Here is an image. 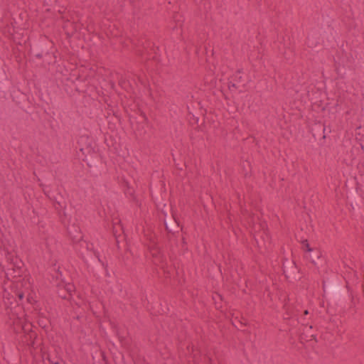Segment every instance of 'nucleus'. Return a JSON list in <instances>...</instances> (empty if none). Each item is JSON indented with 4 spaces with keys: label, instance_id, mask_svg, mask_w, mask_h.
Here are the masks:
<instances>
[{
    "label": "nucleus",
    "instance_id": "6e6552de",
    "mask_svg": "<svg viewBox=\"0 0 364 364\" xmlns=\"http://www.w3.org/2000/svg\"><path fill=\"white\" fill-rule=\"evenodd\" d=\"M302 245H303V247L305 248V250L307 251V252H311L312 251V249L309 246V242L307 240H304L302 242H301Z\"/></svg>",
    "mask_w": 364,
    "mask_h": 364
},
{
    "label": "nucleus",
    "instance_id": "ddd939ff",
    "mask_svg": "<svg viewBox=\"0 0 364 364\" xmlns=\"http://www.w3.org/2000/svg\"><path fill=\"white\" fill-rule=\"evenodd\" d=\"M127 193H129V194H130V195H132V194H133L132 191H130V190H129V186H127Z\"/></svg>",
    "mask_w": 364,
    "mask_h": 364
},
{
    "label": "nucleus",
    "instance_id": "aec40b11",
    "mask_svg": "<svg viewBox=\"0 0 364 364\" xmlns=\"http://www.w3.org/2000/svg\"><path fill=\"white\" fill-rule=\"evenodd\" d=\"M237 73H240V70H238L237 71Z\"/></svg>",
    "mask_w": 364,
    "mask_h": 364
},
{
    "label": "nucleus",
    "instance_id": "a211bd4d",
    "mask_svg": "<svg viewBox=\"0 0 364 364\" xmlns=\"http://www.w3.org/2000/svg\"><path fill=\"white\" fill-rule=\"evenodd\" d=\"M243 166H244L245 170H246V171H247V165H246V164H245V165L244 164V165H243Z\"/></svg>",
    "mask_w": 364,
    "mask_h": 364
},
{
    "label": "nucleus",
    "instance_id": "7ed1b4c3",
    "mask_svg": "<svg viewBox=\"0 0 364 364\" xmlns=\"http://www.w3.org/2000/svg\"><path fill=\"white\" fill-rule=\"evenodd\" d=\"M112 232L115 237L116 242L118 244L119 242V238L122 236V234L124 233L123 228L119 220L113 223Z\"/></svg>",
    "mask_w": 364,
    "mask_h": 364
},
{
    "label": "nucleus",
    "instance_id": "0eeeda50",
    "mask_svg": "<svg viewBox=\"0 0 364 364\" xmlns=\"http://www.w3.org/2000/svg\"><path fill=\"white\" fill-rule=\"evenodd\" d=\"M48 360L50 364H63V362L60 358H51L50 357H48Z\"/></svg>",
    "mask_w": 364,
    "mask_h": 364
},
{
    "label": "nucleus",
    "instance_id": "6ab92c4d",
    "mask_svg": "<svg viewBox=\"0 0 364 364\" xmlns=\"http://www.w3.org/2000/svg\"><path fill=\"white\" fill-rule=\"evenodd\" d=\"M361 149H362V150L364 151V146H363V145H362V146H361Z\"/></svg>",
    "mask_w": 364,
    "mask_h": 364
},
{
    "label": "nucleus",
    "instance_id": "f03ea898",
    "mask_svg": "<svg viewBox=\"0 0 364 364\" xmlns=\"http://www.w3.org/2000/svg\"><path fill=\"white\" fill-rule=\"evenodd\" d=\"M165 227L168 233L174 235L178 231L179 223L173 218V220L165 221Z\"/></svg>",
    "mask_w": 364,
    "mask_h": 364
},
{
    "label": "nucleus",
    "instance_id": "1a4fd4ad",
    "mask_svg": "<svg viewBox=\"0 0 364 364\" xmlns=\"http://www.w3.org/2000/svg\"><path fill=\"white\" fill-rule=\"evenodd\" d=\"M247 165V171H245V176H247L250 173V164L248 162H246Z\"/></svg>",
    "mask_w": 364,
    "mask_h": 364
},
{
    "label": "nucleus",
    "instance_id": "f8f14e48",
    "mask_svg": "<svg viewBox=\"0 0 364 364\" xmlns=\"http://www.w3.org/2000/svg\"><path fill=\"white\" fill-rule=\"evenodd\" d=\"M228 87H229V89H230L231 87L237 88V86H236L235 83L230 82L228 83Z\"/></svg>",
    "mask_w": 364,
    "mask_h": 364
},
{
    "label": "nucleus",
    "instance_id": "4468645a",
    "mask_svg": "<svg viewBox=\"0 0 364 364\" xmlns=\"http://www.w3.org/2000/svg\"><path fill=\"white\" fill-rule=\"evenodd\" d=\"M154 250V252L152 253V255H153L154 257H155V256H156V255H157V251H156V250Z\"/></svg>",
    "mask_w": 364,
    "mask_h": 364
},
{
    "label": "nucleus",
    "instance_id": "dca6fc26",
    "mask_svg": "<svg viewBox=\"0 0 364 364\" xmlns=\"http://www.w3.org/2000/svg\"><path fill=\"white\" fill-rule=\"evenodd\" d=\"M36 56H37L38 58H41V57H42V55H41V54H37V55H36Z\"/></svg>",
    "mask_w": 364,
    "mask_h": 364
},
{
    "label": "nucleus",
    "instance_id": "f257e3e1",
    "mask_svg": "<svg viewBox=\"0 0 364 364\" xmlns=\"http://www.w3.org/2000/svg\"><path fill=\"white\" fill-rule=\"evenodd\" d=\"M74 291L75 286L71 283H60L57 286V293L63 299L70 300Z\"/></svg>",
    "mask_w": 364,
    "mask_h": 364
},
{
    "label": "nucleus",
    "instance_id": "39448f33",
    "mask_svg": "<svg viewBox=\"0 0 364 364\" xmlns=\"http://www.w3.org/2000/svg\"><path fill=\"white\" fill-rule=\"evenodd\" d=\"M63 28L66 31V32L69 34L73 33L77 31L76 26L72 23H70L69 21H67L64 26Z\"/></svg>",
    "mask_w": 364,
    "mask_h": 364
},
{
    "label": "nucleus",
    "instance_id": "20e7f679",
    "mask_svg": "<svg viewBox=\"0 0 364 364\" xmlns=\"http://www.w3.org/2000/svg\"><path fill=\"white\" fill-rule=\"evenodd\" d=\"M51 200L54 201V207L55 209H60V208H66V202L63 198L62 196L60 197V198H58L56 197H54L53 198H50Z\"/></svg>",
    "mask_w": 364,
    "mask_h": 364
},
{
    "label": "nucleus",
    "instance_id": "9b49d317",
    "mask_svg": "<svg viewBox=\"0 0 364 364\" xmlns=\"http://www.w3.org/2000/svg\"><path fill=\"white\" fill-rule=\"evenodd\" d=\"M17 296H18V298L19 299V300H22L24 296V294L23 292H18Z\"/></svg>",
    "mask_w": 364,
    "mask_h": 364
},
{
    "label": "nucleus",
    "instance_id": "9d476101",
    "mask_svg": "<svg viewBox=\"0 0 364 364\" xmlns=\"http://www.w3.org/2000/svg\"><path fill=\"white\" fill-rule=\"evenodd\" d=\"M329 290L331 291L336 292V291H339V287H336V286H332V287H330Z\"/></svg>",
    "mask_w": 364,
    "mask_h": 364
},
{
    "label": "nucleus",
    "instance_id": "f3484780",
    "mask_svg": "<svg viewBox=\"0 0 364 364\" xmlns=\"http://www.w3.org/2000/svg\"><path fill=\"white\" fill-rule=\"evenodd\" d=\"M81 238H82V236L80 235H79V237H78L77 240H81Z\"/></svg>",
    "mask_w": 364,
    "mask_h": 364
},
{
    "label": "nucleus",
    "instance_id": "2eb2a0df",
    "mask_svg": "<svg viewBox=\"0 0 364 364\" xmlns=\"http://www.w3.org/2000/svg\"><path fill=\"white\" fill-rule=\"evenodd\" d=\"M304 314L305 315H307V314H309L308 310H305V311H304Z\"/></svg>",
    "mask_w": 364,
    "mask_h": 364
},
{
    "label": "nucleus",
    "instance_id": "423d86ee",
    "mask_svg": "<svg viewBox=\"0 0 364 364\" xmlns=\"http://www.w3.org/2000/svg\"><path fill=\"white\" fill-rule=\"evenodd\" d=\"M37 335L34 331H30V332L26 336V341L29 338L31 340V343H28V346L33 347L34 346V339L36 338Z\"/></svg>",
    "mask_w": 364,
    "mask_h": 364
}]
</instances>
